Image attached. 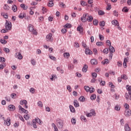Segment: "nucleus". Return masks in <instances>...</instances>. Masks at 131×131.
<instances>
[{
	"mask_svg": "<svg viewBox=\"0 0 131 131\" xmlns=\"http://www.w3.org/2000/svg\"><path fill=\"white\" fill-rule=\"evenodd\" d=\"M127 91H128V94L129 95H131V86H129V85H127L126 86Z\"/></svg>",
	"mask_w": 131,
	"mask_h": 131,
	"instance_id": "obj_20",
	"label": "nucleus"
},
{
	"mask_svg": "<svg viewBox=\"0 0 131 131\" xmlns=\"http://www.w3.org/2000/svg\"><path fill=\"white\" fill-rule=\"evenodd\" d=\"M121 77L122 78V79H124L125 80H126V79H127V76H126V75H122L121 76Z\"/></svg>",
	"mask_w": 131,
	"mask_h": 131,
	"instance_id": "obj_37",
	"label": "nucleus"
},
{
	"mask_svg": "<svg viewBox=\"0 0 131 131\" xmlns=\"http://www.w3.org/2000/svg\"><path fill=\"white\" fill-rule=\"evenodd\" d=\"M82 71L83 72H86V71H88V66L86 64L83 66Z\"/></svg>",
	"mask_w": 131,
	"mask_h": 131,
	"instance_id": "obj_22",
	"label": "nucleus"
},
{
	"mask_svg": "<svg viewBox=\"0 0 131 131\" xmlns=\"http://www.w3.org/2000/svg\"><path fill=\"white\" fill-rule=\"evenodd\" d=\"M15 58H17L18 60H22L23 59V56L20 52H16L15 53Z\"/></svg>",
	"mask_w": 131,
	"mask_h": 131,
	"instance_id": "obj_6",
	"label": "nucleus"
},
{
	"mask_svg": "<svg viewBox=\"0 0 131 131\" xmlns=\"http://www.w3.org/2000/svg\"><path fill=\"white\" fill-rule=\"evenodd\" d=\"M20 104L21 105H25V108L26 109H27L28 108V106H27V101L26 100H23L20 101Z\"/></svg>",
	"mask_w": 131,
	"mask_h": 131,
	"instance_id": "obj_8",
	"label": "nucleus"
},
{
	"mask_svg": "<svg viewBox=\"0 0 131 131\" xmlns=\"http://www.w3.org/2000/svg\"><path fill=\"white\" fill-rule=\"evenodd\" d=\"M91 63L92 65H97L98 64V61L96 59H92L91 60Z\"/></svg>",
	"mask_w": 131,
	"mask_h": 131,
	"instance_id": "obj_16",
	"label": "nucleus"
},
{
	"mask_svg": "<svg viewBox=\"0 0 131 131\" xmlns=\"http://www.w3.org/2000/svg\"><path fill=\"white\" fill-rule=\"evenodd\" d=\"M74 104L75 107H79V103H78V101H77V100H74Z\"/></svg>",
	"mask_w": 131,
	"mask_h": 131,
	"instance_id": "obj_27",
	"label": "nucleus"
},
{
	"mask_svg": "<svg viewBox=\"0 0 131 131\" xmlns=\"http://www.w3.org/2000/svg\"><path fill=\"white\" fill-rule=\"evenodd\" d=\"M31 63L34 66L36 64V62L35 61V60H34V59L31 60Z\"/></svg>",
	"mask_w": 131,
	"mask_h": 131,
	"instance_id": "obj_48",
	"label": "nucleus"
},
{
	"mask_svg": "<svg viewBox=\"0 0 131 131\" xmlns=\"http://www.w3.org/2000/svg\"><path fill=\"white\" fill-rule=\"evenodd\" d=\"M115 109L117 111H119V110H120V106H119L118 105H116L115 107Z\"/></svg>",
	"mask_w": 131,
	"mask_h": 131,
	"instance_id": "obj_59",
	"label": "nucleus"
},
{
	"mask_svg": "<svg viewBox=\"0 0 131 131\" xmlns=\"http://www.w3.org/2000/svg\"><path fill=\"white\" fill-rule=\"evenodd\" d=\"M47 41H50L52 42L54 40V38L53 37V34L52 33L48 34L46 37Z\"/></svg>",
	"mask_w": 131,
	"mask_h": 131,
	"instance_id": "obj_2",
	"label": "nucleus"
},
{
	"mask_svg": "<svg viewBox=\"0 0 131 131\" xmlns=\"http://www.w3.org/2000/svg\"><path fill=\"white\" fill-rule=\"evenodd\" d=\"M24 117L26 120H28L29 119V115H25Z\"/></svg>",
	"mask_w": 131,
	"mask_h": 131,
	"instance_id": "obj_58",
	"label": "nucleus"
},
{
	"mask_svg": "<svg viewBox=\"0 0 131 131\" xmlns=\"http://www.w3.org/2000/svg\"><path fill=\"white\" fill-rule=\"evenodd\" d=\"M96 46H98V47H101L103 46V42H102L101 41L97 42L96 43Z\"/></svg>",
	"mask_w": 131,
	"mask_h": 131,
	"instance_id": "obj_51",
	"label": "nucleus"
},
{
	"mask_svg": "<svg viewBox=\"0 0 131 131\" xmlns=\"http://www.w3.org/2000/svg\"><path fill=\"white\" fill-rule=\"evenodd\" d=\"M64 28H71V25L70 24H67L64 26Z\"/></svg>",
	"mask_w": 131,
	"mask_h": 131,
	"instance_id": "obj_44",
	"label": "nucleus"
},
{
	"mask_svg": "<svg viewBox=\"0 0 131 131\" xmlns=\"http://www.w3.org/2000/svg\"><path fill=\"white\" fill-rule=\"evenodd\" d=\"M47 12H48V9H47V8L46 7H42V13L43 14H46V13H47Z\"/></svg>",
	"mask_w": 131,
	"mask_h": 131,
	"instance_id": "obj_33",
	"label": "nucleus"
},
{
	"mask_svg": "<svg viewBox=\"0 0 131 131\" xmlns=\"http://www.w3.org/2000/svg\"><path fill=\"white\" fill-rule=\"evenodd\" d=\"M67 89L69 91V92H72V89H71V86L69 85L67 86Z\"/></svg>",
	"mask_w": 131,
	"mask_h": 131,
	"instance_id": "obj_60",
	"label": "nucleus"
},
{
	"mask_svg": "<svg viewBox=\"0 0 131 131\" xmlns=\"http://www.w3.org/2000/svg\"><path fill=\"white\" fill-rule=\"evenodd\" d=\"M1 15L2 16H3V17L5 18V19H8V18H9V15H8V13H2Z\"/></svg>",
	"mask_w": 131,
	"mask_h": 131,
	"instance_id": "obj_29",
	"label": "nucleus"
},
{
	"mask_svg": "<svg viewBox=\"0 0 131 131\" xmlns=\"http://www.w3.org/2000/svg\"><path fill=\"white\" fill-rule=\"evenodd\" d=\"M91 94H92V93L95 92V88H93V87H91L90 88V91H89Z\"/></svg>",
	"mask_w": 131,
	"mask_h": 131,
	"instance_id": "obj_53",
	"label": "nucleus"
},
{
	"mask_svg": "<svg viewBox=\"0 0 131 131\" xmlns=\"http://www.w3.org/2000/svg\"><path fill=\"white\" fill-rule=\"evenodd\" d=\"M44 19H45V18H43V16H40L39 17V22H43Z\"/></svg>",
	"mask_w": 131,
	"mask_h": 131,
	"instance_id": "obj_61",
	"label": "nucleus"
},
{
	"mask_svg": "<svg viewBox=\"0 0 131 131\" xmlns=\"http://www.w3.org/2000/svg\"><path fill=\"white\" fill-rule=\"evenodd\" d=\"M103 54H107L108 53V49L105 48L103 51Z\"/></svg>",
	"mask_w": 131,
	"mask_h": 131,
	"instance_id": "obj_63",
	"label": "nucleus"
},
{
	"mask_svg": "<svg viewBox=\"0 0 131 131\" xmlns=\"http://www.w3.org/2000/svg\"><path fill=\"white\" fill-rule=\"evenodd\" d=\"M85 100V98H84V97L83 96H81L79 98V101H80V102H84V100Z\"/></svg>",
	"mask_w": 131,
	"mask_h": 131,
	"instance_id": "obj_35",
	"label": "nucleus"
},
{
	"mask_svg": "<svg viewBox=\"0 0 131 131\" xmlns=\"http://www.w3.org/2000/svg\"><path fill=\"white\" fill-rule=\"evenodd\" d=\"M63 57L66 59H68L70 57V54L68 52H66L63 54Z\"/></svg>",
	"mask_w": 131,
	"mask_h": 131,
	"instance_id": "obj_18",
	"label": "nucleus"
},
{
	"mask_svg": "<svg viewBox=\"0 0 131 131\" xmlns=\"http://www.w3.org/2000/svg\"><path fill=\"white\" fill-rule=\"evenodd\" d=\"M108 59H105L104 61H102V64L105 65V64H108Z\"/></svg>",
	"mask_w": 131,
	"mask_h": 131,
	"instance_id": "obj_46",
	"label": "nucleus"
},
{
	"mask_svg": "<svg viewBox=\"0 0 131 131\" xmlns=\"http://www.w3.org/2000/svg\"><path fill=\"white\" fill-rule=\"evenodd\" d=\"M112 23L113 25H115V26H119V23H118V21L117 20H113L112 21Z\"/></svg>",
	"mask_w": 131,
	"mask_h": 131,
	"instance_id": "obj_17",
	"label": "nucleus"
},
{
	"mask_svg": "<svg viewBox=\"0 0 131 131\" xmlns=\"http://www.w3.org/2000/svg\"><path fill=\"white\" fill-rule=\"evenodd\" d=\"M77 31H79L80 33H81V32H83V27L81 26H79L77 28Z\"/></svg>",
	"mask_w": 131,
	"mask_h": 131,
	"instance_id": "obj_12",
	"label": "nucleus"
},
{
	"mask_svg": "<svg viewBox=\"0 0 131 131\" xmlns=\"http://www.w3.org/2000/svg\"><path fill=\"white\" fill-rule=\"evenodd\" d=\"M96 115V112H95V110H91V112L90 113H87L86 114V116L87 117H92V116H95Z\"/></svg>",
	"mask_w": 131,
	"mask_h": 131,
	"instance_id": "obj_5",
	"label": "nucleus"
},
{
	"mask_svg": "<svg viewBox=\"0 0 131 131\" xmlns=\"http://www.w3.org/2000/svg\"><path fill=\"white\" fill-rule=\"evenodd\" d=\"M110 49V53H114V52H115V49H114V48L113 47V46H110L109 47Z\"/></svg>",
	"mask_w": 131,
	"mask_h": 131,
	"instance_id": "obj_26",
	"label": "nucleus"
},
{
	"mask_svg": "<svg viewBox=\"0 0 131 131\" xmlns=\"http://www.w3.org/2000/svg\"><path fill=\"white\" fill-rule=\"evenodd\" d=\"M94 18L91 16H89L88 14V18H87V21H88V22H92V21H93Z\"/></svg>",
	"mask_w": 131,
	"mask_h": 131,
	"instance_id": "obj_24",
	"label": "nucleus"
},
{
	"mask_svg": "<svg viewBox=\"0 0 131 131\" xmlns=\"http://www.w3.org/2000/svg\"><path fill=\"white\" fill-rule=\"evenodd\" d=\"M37 123H38L39 124H41L42 123V121L40 120L39 118L36 119Z\"/></svg>",
	"mask_w": 131,
	"mask_h": 131,
	"instance_id": "obj_52",
	"label": "nucleus"
},
{
	"mask_svg": "<svg viewBox=\"0 0 131 131\" xmlns=\"http://www.w3.org/2000/svg\"><path fill=\"white\" fill-rule=\"evenodd\" d=\"M92 77H94V78H96V77H97V76L98 75L96 73H92Z\"/></svg>",
	"mask_w": 131,
	"mask_h": 131,
	"instance_id": "obj_64",
	"label": "nucleus"
},
{
	"mask_svg": "<svg viewBox=\"0 0 131 131\" xmlns=\"http://www.w3.org/2000/svg\"><path fill=\"white\" fill-rule=\"evenodd\" d=\"M90 87L88 86H84V90L86 91V92H87L88 93H89V92L90 91Z\"/></svg>",
	"mask_w": 131,
	"mask_h": 131,
	"instance_id": "obj_43",
	"label": "nucleus"
},
{
	"mask_svg": "<svg viewBox=\"0 0 131 131\" xmlns=\"http://www.w3.org/2000/svg\"><path fill=\"white\" fill-rule=\"evenodd\" d=\"M18 108H19V110H21L22 112H24V113H26V114H27V113H28V111L22 107L21 105L18 106Z\"/></svg>",
	"mask_w": 131,
	"mask_h": 131,
	"instance_id": "obj_9",
	"label": "nucleus"
},
{
	"mask_svg": "<svg viewBox=\"0 0 131 131\" xmlns=\"http://www.w3.org/2000/svg\"><path fill=\"white\" fill-rule=\"evenodd\" d=\"M37 105L39 107H42L43 106V104H42V102H41V101L38 102Z\"/></svg>",
	"mask_w": 131,
	"mask_h": 131,
	"instance_id": "obj_45",
	"label": "nucleus"
},
{
	"mask_svg": "<svg viewBox=\"0 0 131 131\" xmlns=\"http://www.w3.org/2000/svg\"><path fill=\"white\" fill-rule=\"evenodd\" d=\"M105 3L107 5L106 6V10H107V11H110V10H111V4L108 3V1L107 0H105Z\"/></svg>",
	"mask_w": 131,
	"mask_h": 131,
	"instance_id": "obj_10",
	"label": "nucleus"
},
{
	"mask_svg": "<svg viewBox=\"0 0 131 131\" xmlns=\"http://www.w3.org/2000/svg\"><path fill=\"white\" fill-rule=\"evenodd\" d=\"M124 115L126 117H128L131 115V110L129 109H126L125 111Z\"/></svg>",
	"mask_w": 131,
	"mask_h": 131,
	"instance_id": "obj_7",
	"label": "nucleus"
},
{
	"mask_svg": "<svg viewBox=\"0 0 131 131\" xmlns=\"http://www.w3.org/2000/svg\"><path fill=\"white\" fill-rule=\"evenodd\" d=\"M3 51H4L5 53H10V49L9 48H4Z\"/></svg>",
	"mask_w": 131,
	"mask_h": 131,
	"instance_id": "obj_56",
	"label": "nucleus"
},
{
	"mask_svg": "<svg viewBox=\"0 0 131 131\" xmlns=\"http://www.w3.org/2000/svg\"><path fill=\"white\" fill-rule=\"evenodd\" d=\"M18 117L19 118L20 120H21V121L24 122V118H23V117H22L21 115L20 114L18 115Z\"/></svg>",
	"mask_w": 131,
	"mask_h": 131,
	"instance_id": "obj_54",
	"label": "nucleus"
},
{
	"mask_svg": "<svg viewBox=\"0 0 131 131\" xmlns=\"http://www.w3.org/2000/svg\"><path fill=\"white\" fill-rule=\"evenodd\" d=\"M99 37L100 40H104V36L101 35V34H99Z\"/></svg>",
	"mask_w": 131,
	"mask_h": 131,
	"instance_id": "obj_55",
	"label": "nucleus"
},
{
	"mask_svg": "<svg viewBox=\"0 0 131 131\" xmlns=\"http://www.w3.org/2000/svg\"><path fill=\"white\" fill-rule=\"evenodd\" d=\"M58 127H60V128H62L63 127V121H60L59 122H58Z\"/></svg>",
	"mask_w": 131,
	"mask_h": 131,
	"instance_id": "obj_31",
	"label": "nucleus"
},
{
	"mask_svg": "<svg viewBox=\"0 0 131 131\" xmlns=\"http://www.w3.org/2000/svg\"><path fill=\"white\" fill-rule=\"evenodd\" d=\"M69 107L71 112H72V113H74V112H75V108H74V107H73V106L72 105H70Z\"/></svg>",
	"mask_w": 131,
	"mask_h": 131,
	"instance_id": "obj_25",
	"label": "nucleus"
},
{
	"mask_svg": "<svg viewBox=\"0 0 131 131\" xmlns=\"http://www.w3.org/2000/svg\"><path fill=\"white\" fill-rule=\"evenodd\" d=\"M26 17V14L24 12L21 13L19 15L18 17L19 19H23V18H25Z\"/></svg>",
	"mask_w": 131,
	"mask_h": 131,
	"instance_id": "obj_13",
	"label": "nucleus"
},
{
	"mask_svg": "<svg viewBox=\"0 0 131 131\" xmlns=\"http://www.w3.org/2000/svg\"><path fill=\"white\" fill-rule=\"evenodd\" d=\"M96 98V95H94V94H93L91 97V100H95Z\"/></svg>",
	"mask_w": 131,
	"mask_h": 131,
	"instance_id": "obj_62",
	"label": "nucleus"
},
{
	"mask_svg": "<svg viewBox=\"0 0 131 131\" xmlns=\"http://www.w3.org/2000/svg\"><path fill=\"white\" fill-rule=\"evenodd\" d=\"M85 53L86 55H92L93 54V51L89 49H86L85 50Z\"/></svg>",
	"mask_w": 131,
	"mask_h": 131,
	"instance_id": "obj_11",
	"label": "nucleus"
},
{
	"mask_svg": "<svg viewBox=\"0 0 131 131\" xmlns=\"http://www.w3.org/2000/svg\"><path fill=\"white\" fill-rule=\"evenodd\" d=\"M98 15L99 16H103V15H105V12L102 10H99L98 11Z\"/></svg>",
	"mask_w": 131,
	"mask_h": 131,
	"instance_id": "obj_32",
	"label": "nucleus"
},
{
	"mask_svg": "<svg viewBox=\"0 0 131 131\" xmlns=\"http://www.w3.org/2000/svg\"><path fill=\"white\" fill-rule=\"evenodd\" d=\"M89 16V13H84L83 14V16L82 17H81V20L84 23L85 22H86L88 21V18H86L87 17Z\"/></svg>",
	"mask_w": 131,
	"mask_h": 131,
	"instance_id": "obj_4",
	"label": "nucleus"
},
{
	"mask_svg": "<svg viewBox=\"0 0 131 131\" xmlns=\"http://www.w3.org/2000/svg\"><path fill=\"white\" fill-rule=\"evenodd\" d=\"M99 25L100 26H102V27H104V26H105V21H100L99 23Z\"/></svg>",
	"mask_w": 131,
	"mask_h": 131,
	"instance_id": "obj_47",
	"label": "nucleus"
},
{
	"mask_svg": "<svg viewBox=\"0 0 131 131\" xmlns=\"http://www.w3.org/2000/svg\"><path fill=\"white\" fill-rule=\"evenodd\" d=\"M5 28L7 30H11L12 29V23L6 20L5 23Z\"/></svg>",
	"mask_w": 131,
	"mask_h": 131,
	"instance_id": "obj_3",
	"label": "nucleus"
},
{
	"mask_svg": "<svg viewBox=\"0 0 131 131\" xmlns=\"http://www.w3.org/2000/svg\"><path fill=\"white\" fill-rule=\"evenodd\" d=\"M6 124L7 126H10L11 125V119L10 118H8L6 120Z\"/></svg>",
	"mask_w": 131,
	"mask_h": 131,
	"instance_id": "obj_19",
	"label": "nucleus"
},
{
	"mask_svg": "<svg viewBox=\"0 0 131 131\" xmlns=\"http://www.w3.org/2000/svg\"><path fill=\"white\" fill-rule=\"evenodd\" d=\"M74 48H79V43L77 42H75L74 44Z\"/></svg>",
	"mask_w": 131,
	"mask_h": 131,
	"instance_id": "obj_50",
	"label": "nucleus"
},
{
	"mask_svg": "<svg viewBox=\"0 0 131 131\" xmlns=\"http://www.w3.org/2000/svg\"><path fill=\"white\" fill-rule=\"evenodd\" d=\"M20 8H22L23 10H27L28 9V7L26 6L25 4H21Z\"/></svg>",
	"mask_w": 131,
	"mask_h": 131,
	"instance_id": "obj_23",
	"label": "nucleus"
},
{
	"mask_svg": "<svg viewBox=\"0 0 131 131\" xmlns=\"http://www.w3.org/2000/svg\"><path fill=\"white\" fill-rule=\"evenodd\" d=\"M54 6V2L51 1L49 2L48 7H53Z\"/></svg>",
	"mask_w": 131,
	"mask_h": 131,
	"instance_id": "obj_41",
	"label": "nucleus"
},
{
	"mask_svg": "<svg viewBox=\"0 0 131 131\" xmlns=\"http://www.w3.org/2000/svg\"><path fill=\"white\" fill-rule=\"evenodd\" d=\"M0 62H1V63H4V62H6V58L3 57H0Z\"/></svg>",
	"mask_w": 131,
	"mask_h": 131,
	"instance_id": "obj_38",
	"label": "nucleus"
},
{
	"mask_svg": "<svg viewBox=\"0 0 131 131\" xmlns=\"http://www.w3.org/2000/svg\"><path fill=\"white\" fill-rule=\"evenodd\" d=\"M0 41L3 45H6V43H7V40H5L4 39H1Z\"/></svg>",
	"mask_w": 131,
	"mask_h": 131,
	"instance_id": "obj_39",
	"label": "nucleus"
},
{
	"mask_svg": "<svg viewBox=\"0 0 131 131\" xmlns=\"http://www.w3.org/2000/svg\"><path fill=\"white\" fill-rule=\"evenodd\" d=\"M59 7H60L61 8H65V7H66V5H65L64 4H63V3L62 2H60L59 3Z\"/></svg>",
	"mask_w": 131,
	"mask_h": 131,
	"instance_id": "obj_36",
	"label": "nucleus"
},
{
	"mask_svg": "<svg viewBox=\"0 0 131 131\" xmlns=\"http://www.w3.org/2000/svg\"><path fill=\"white\" fill-rule=\"evenodd\" d=\"M93 24L94 25H98V24H99V21H98L97 19H95L93 21Z\"/></svg>",
	"mask_w": 131,
	"mask_h": 131,
	"instance_id": "obj_57",
	"label": "nucleus"
},
{
	"mask_svg": "<svg viewBox=\"0 0 131 131\" xmlns=\"http://www.w3.org/2000/svg\"><path fill=\"white\" fill-rule=\"evenodd\" d=\"M127 61H128V59L126 58H124V61L123 63V65L124 67V68H126L127 67V65L126 64V63H127Z\"/></svg>",
	"mask_w": 131,
	"mask_h": 131,
	"instance_id": "obj_14",
	"label": "nucleus"
},
{
	"mask_svg": "<svg viewBox=\"0 0 131 131\" xmlns=\"http://www.w3.org/2000/svg\"><path fill=\"white\" fill-rule=\"evenodd\" d=\"M30 92L31 94H34V93H35V89L33 88H32L30 89Z\"/></svg>",
	"mask_w": 131,
	"mask_h": 131,
	"instance_id": "obj_42",
	"label": "nucleus"
},
{
	"mask_svg": "<svg viewBox=\"0 0 131 131\" xmlns=\"http://www.w3.org/2000/svg\"><path fill=\"white\" fill-rule=\"evenodd\" d=\"M49 58L53 60V61H56V58L55 57V56H52V55H49Z\"/></svg>",
	"mask_w": 131,
	"mask_h": 131,
	"instance_id": "obj_49",
	"label": "nucleus"
},
{
	"mask_svg": "<svg viewBox=\"0 0 131 131\" xmlns=\"http://www.w3.org/2000/svg\"><path fill=\"white\" fill-rule=\"evenodd\" d=\"M4 9L5 11H9L10 10V7L8 5L5 4L4 6Z\"/></svg>",
	"mask_w": 131,
	"mask_h": 131,
	"instance_id": "obj_28",
	"label": "nucleus"
},
{
	"mask_svg": "<svg viewBox=\"0 0 131 131\" xmlns=\"http://www.w3.org/2000/svg\"><path fill=\"white\" fill-rule=\"evenodd\" d=\"M108 85L112 89H114V88H115V86L114 85V84H113V83H112V82H110L108 83Z\"/></svg>",
	"mask_w": 131,
	"mask_h": 131,
	"instance_id": "obj_34",
	"label": "nucleus"
},
{
	"mask_svg": "<svg viewBox=\"0 0 131 131\" xmlns=\"http://www.w3.org/2000/svg\"><path fill=\"white\" fill-rule=\"evenodd\" d=\"M122 12H124L125 13H127V12H128V9H127V7H124L122 9Z\"/></svg>",
	"mask_w": 131,
	"mask_h": 131,
	"instance_id": "obj_40",
	"label": "nucleus"
},
{
	"mask_svg": "<svg viewBox=\"0 0 131 131\" xmlns=\"http://www.w3.org/2000/svg\"><path fill=\"white\" fill-rule=\"evenodd\" d=\"M8 108L10 111H14V110L16 109V107L13 105H10L9 106H8Z\"/></svg>",
	"mask_w": 131,
	"mask_h": 131,
	"instance_id": "obj_15",
	"label": "nucleus"
},
{
	"mask_svg": "<svg viewBox=\"0 0 131 131\" xmlns=\"http://www.w3.org/2000/svg\"><path fill=\"white\" fill-rule=\"evenodd\" d=\"M28 29L29 31H30V32H32V33L35 35H36V34H37V32L35 29H34V27L33 26V25L32 24L29 25L28 26Z\"/></svg>",
	"mask_w": 131,
	"mask_h": 131,
	"instance_id": "obj_1",
	"label": "nucleus"
},
{
	"mask_svg": "<svg viewBox=\"0 0 131 131\" xmlns=\"http://www.w3.org/2000/svg\"><path fill=\"white\" fill-rule=\"evenodd\" d=\"M124 128L125 131H130V128L127 124H125Z\"/></svg>",
	"mask_w": 131,
	"mask_h": 131,
	"instance_id": "obj_21",
	"label": "nucleus"
},
{
	"mask_svg": "<svg viewBox=\"0 0 131 131\" xmlns=\"http://www.w3.org/2000/svg\"><path fill=\"white\" fill-rule=\"evenodd\" d=\"M12 10L13 12H17V6L13 5L12 7Z\"/></svg>",
	"mask_w": 131,
	"mask_h": 131,
	"instance_id": "obj_30",
	"label": "nucleus"
}]
</instances>
